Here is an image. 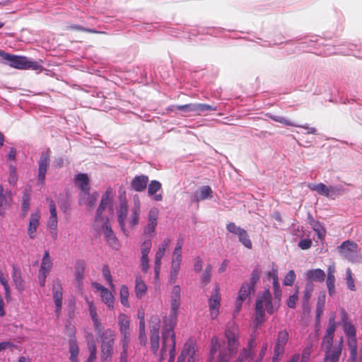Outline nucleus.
I'll return each mask as SVG.
<instances>
[{
	"label": "nucleus",
	"mask_w": 362,
	"mask_h": 362,
	"mask_svg": "<svg viewBox=\"0 0 362 362\" xmlns=\"http://www.w3.org/2000/svg\"><path fill=\"white\" fill-rule=\"evenodd\" d=\"M113 197L114 193L111 187H108L102 195L95 214V221L100 226H108L110 220L113 218Z\"/></svg>",
	"instance_id": "nucleus-1"
},
{
	"label": "nucleus",
	"mask_w": 362,
	"mask_h": 362,
	"mask_svg": "<svg viewBox=\"0 0 362 362\" xmlns=\"http://www.w3.org/2000/svg\"><path fill=\"white\" fill-rule=\"evenodd\" d=\"M128 206L125 199H121L119 209L117 211V221L120 226H125L127 223L132 226L139 224L140 214V202L139 201L134 203V206L131 209V214L127 220Z\"/></svg>",
	"instance_id": "nucleus-2"
},
{
	"label": "nucleus",
	"mask_w": 362,
	"mask_h": 362,
	"mask_svg": "<svg viewBox=\"0 0 362 362\" xmlns=\"http://www.w3.org/2000/svg\"><path fill=\"white\" fill-rule=\"evenodd\" d=\"M0 56L8 62V65L11 67L17 69H33L37 71L42 69V66L38 62L31 61L24 56L10 54L1 50H0Z\"/></svg>",
	"instance_id": "nucleus-3"
},
{
	"label": "nucleus",
	"mask_w": 362,
	"mask_h": 362,
	"mask_svg": "<svg viewBox=\"0 0 362 362\" xmlns=\"http://www.w3.org/2000/svg\"><path fill=\"white\" fill-rule=\"evenodd\" d=\"M115 332L112 329H107L100 335V360L101 362H110L114 354Z\"/></svg>",
	"instance_id": "nucleus-4"
},
{
	"label": "nucleus",
	"mask_w": 362,
	"mask_h": 362,
	"mask_svg": "<svg viewBox=\"0 0 362 362\" xmlns=\"http://www.w3.org/2000/svg\"><path fill=\"white\" fill-rule=\"evenodd\" d=\"M225 337L227 339L228 351L230 357L235 356L239 347V327L234 320L228 322Z\"/></svg>",
	"instance_id": "nucleus-5"
},
{
	"label": "nucleus",
	"mask_w": 362,
	"mask_h": 362,
	"mask_svg": "<svg viewBox=\"0 0 362 362\" xmlns=\"http://www.w3.org/2000/svg\"><path fill=\"white\" fill-rule=\"evenodd\" d=\"M151 320L154 324L150 328L151 351L156 354L159 349L160 319L156 315L152 317Z\"/></svg>",
	"instance_id": "nucleus-6"
},
{
	"label": "nucleus",
	"mask_w": 362,
	"mask_h": 362,
	"mask_svg": "<svg viewBox=\"0 0 362 362\" xmlns=\"http://www.w3.org/2000/svg\"><path fill=\"white\" fill-rule=\"evenodd\" d=\"M174 326L170 327V325L163 323L161 330L162 346L160 349V361L164 359V354L166 353V346L169 340L173 341L176 340Z\"/></svg>",
	"instance_id": "nucleus-7"
},
{
	"label": "nucleus",
	"mask_w": 362,
	"mask_h": 362,
	"mask_svg": "<svg viewBox=\"0 0 362 362\" xmlns=\"http://www.w3.org/2000/svg\"><path fill=\"white\" fill-rule=\"evenodd\" d=\"M256 299L260 300L263 305L264 304V309L269 315L274 314L279 308L277 307V304H275V300L273 301L272 295L269 288H265Z\"/></svg>",
	"instance_id": "nucleus-8"
},
{
	"label": "nucleus",
	"mask_w": 362,
	"mask_h": 362,
	"mask_svg": "<svg viewBox=\"0 0 362 362\" xmlns=\"http://www.w3.org/2000/svg\"><path fill=\"white\" fill-rule=\"evenodd\" d=\"M11 267V279L13 284L18 293L22 294L25 289V281L23 278L21 269L16 264H13Z\"/></svg>",
	"instance_id": "nucleus-9"
},
{
	"label": "nucleus",
	"mask_w": 362,
	"mask_h": 362,
	"mask_svg": "<svg viewBox=\"0 0 362 362\" xmlns=\"http://www.w3.org/2000/svg\"><path fill=\"white\" fill-rule=\"evenodd\" d=\"M92 286L100 293L101 300L107 305L109 309H113L115 305V298L111 291L97 282H92Z\"/></svg>",
	"instance_id": "nucleus-10"
},
{
	"label": "nucleus",
	"mask_w": 362,
	"mask_h": 362,
	"mask_svg": "<svg viewBox=\"0 0 362 362\" xmlns=\"http://www.w3.org/2000/svg\"><path fill=\"white\" fill-rule=\"evenodd\" d=\"M69 350L70 353L69 360L70 362H79L78 354L79 346L76 337V332L71 331L69 333Z\"/></svg>",
	"instance_id": "nucleus-11"
},
{
	"label": "nucleus",
	"mask_w": 362,
	"mask_h": 362,
	"mask_svg": "<svg viewBox=\"0 0 362 362\" xmlns=\"http://www.w3.org/2000/svg\"><path fill=\"white\" fill-rule=\"evenodd\" d=\"M344 333L347 337V345L350 352H357L356 329L354 325H345Z\"/></svg>",
	"instance_id": "nucleus-12"
},
{
	"label": "nucleus",
	"mask_w": 362,
	"mask_h": 362,
	"mask_svg": "<svg viewBox=\"0 0 362 362\" xmlns=\"http://www.w3.org/2000/svg\"><path fill=\"white\" fill-rule=\"evenodd\" d=\"M312 190L316 191L320 195L326 197H331L333 194H335L341 191V187H327L323 183H318L313 185V187H310Z\"/></svg>",
	"instance_id": "nucleus-13"
},
{
	"label": "nucleus",
	"mask_w": 362,
	"mask_h": 362,
	"mask_svg": "<svg viewBox=\"0 0 362 362\" xmlns=\"http://www.w3.org/2000/svg\"><path fill=\"white\" fill-rule=\"evenodd\" d=\"M228 230L237 235L239 241L247 249H252V243L249 238L247 232L243 228H226Z\"/></svg>",
	"instance_id": "nucleus-14"
},
{
	"label": "nucleus",
	"mask_w": 362,
	"mask_h": 362,
	"mask_svg": "<svg viewBox=\"0 0 362 362\" xmlns=\"http://www.w3.org/2000/svg\"><path fill=\"white\" fill-rule=\"evenodd\" d=\"M49 151L48 150L47 151L42 153L40 158L38 168V180L42 183L45 180L47 169L49 164Z\"/></svg>",
	"instance_id": "nucleus-15"
},
{
	"label": "nucleus",
	"mask_w": 362,
	"mask_h": 362,
	"mask_svg": "<svg viewBox=\"0 0 362 362\" xmlns=\"http://www.w3.org/2000/svg\"><path fill=\"white\" fill-rule=\"evenodd\" d=\"M103 229L105 239L107 245L113 250H118L120 248V243L115 235L112 228H101Z\"/></svg>",
	"instance_id": "nucleus-16"
},
{
	"label": "nucleus",
	"mask_w": 362,
	"mask_h": 362,
	"mask_svg": "<svg viewBox=\"0 0 362 362\" xmlns=\"http://www.w3.org/2000/svg\"><path fill=\"white\" fill-rule=\"evenodd\" d=\"M325 272L319 268L308 269L305 272V279L307 282L317 281L323 282L325 279Z\"/></svg>",
	"instance_id": "nucleus-17"
},
{
	"label": "nucleus",
	"mask_w": 362,
	"mask_h": 362,
	"mask_svg": "<svg viewBox=\"0 0 362 362\" xmlns=\"http://www.w3.org/2000/svg\"><path fill=\"white\" fill-rule=\"evenodd\" d=\"M272 280H273V289H274V298L275 299V304H277V307H280L282 292L279 283V278L277 274V269H272Z\"/></svg>",
	"instance_id": "nucleus-18"
},
{
	"label": "nucleus",
	"mask_w": 362,
	"mask_h": 362,
	"mask_svg": "<svg viewBox=\"0 0 362 362\" xmlns=\"http://www.w3.org/2000/svg\"><path fill=\"white\" fill-rule=\"evenodd\" d=\"M213 197V191L211 188L208 186H202L199 187L194 194L192 201L199 202L202 200L211 199Z\"/></svg>",
	"instance_id": "nucleus-19"
},
{
	"label": "nucleus",
	"mask_w": 362,
	"mask_h": 362,
	"mask_svg": "<svg viewBox=\"0 0 362 362\" xmlns=\"http://www.w3.org/2000/svg\"><path fill=\"white\" fill-rule=\"evenodd\" d=\"M221 296L220 293V286L218 283H216L213 288V292L209 298V310H214V308H219L221 305Z\"/></svg>",
	"instance_id": "nucleus-20"
},
{
	"label": "nucleus",
	"mask_w": 362,
	"mask_h": 362,
	"mask_svg": "<svg viewBox=\"0 0 362 362\" xmlns=\"http://www.w3.org/2000/svg\"><path fill=\"white\" fill-rule=\"evenodd\" d=\"M268 116L271 119H272L274 122H277L284 124L287 126L300 127H302V128L306 129L307 132L309 134H317V129L315 127L300 126V125H298V124L293 123V122H291L288 119H286L284 117H281V116H276V115H269Z\"/></svg>",
	"instance_id": "nucleus-21"
},
{
	"label": "nucleus",
	"mask_w": 362,
	"mask_h": 362,
	"mask_svg": "<svg viewBox=\"0 0 362 362\" xmlns=\"http://www.w3.org/2000/svg\"><path fill=\"white\" fill-rule=\"evenodd\" d=\"M148 182V177L147 175H137L132 180L131 187L136 192H142L146 188Z\"/></svg>",
	"instance_id": "nucleus-22"
},
{
	"label": "nucleus",
	"mask_w": 362,
	"mask_h": 362,
	"mask_svg": "<svg viewBox=\"0 0 362 362\" xmlns=\"http://www.w3.org/2000/svg\"><path fill=\"white\" fill-rule=\"evenodd\" d=\"M289 339V334L286 329H282L278 332L274 349L285 351V346L287 344Z\"/></svg>",
	"instance_id": "nucleus-23"
},
{
	"label": "nucleus",
	"mask_w": 362,
	"mask_h": 362,
	"mask_svg": "<svg viewBox=\"0 0 362 362\" xmlns=\"http://www.w3.org/2000/svg\"><path fill=\"white\" fill-rule=\"evenodd\" d=\"M12 201L11 193L4 192V187L0 185V214H4L6 209L10 206Z\"/></svg>",
	"instance_id": "nucleus-24"
},
{
	"label": "nucleus",
	"mask_w": 362,
	"mask_h": 362,
	"mask_svg": "<svg viewBox=\"0 0 362 362\" xmlns=\"http://www.w3.org/2000/svg\"><path fill=\"white\" fill-rule=\"evenodd\" d=\"M99 194L98 192H93L90 194L89 191L88 193L80 194L79 204L86 205L88 207H93L95 206Z\"/></svg>",
	"instance_id": "nucleus-25"
},
{
	"label": "nucleus",
	"mask_w": 362,
	"mask_h": 362,
	"mask_svg": "<svg viewBox=\"0 0 362 362\" xmlns=\"http://www.w3.org/2000/svg\"><path fill=\"white\" fill-rule=\"evenodd\" d=\"M85 262L81 259H78L75 265V280L78 286H83L85 271Z\"/></svg>",
	"instance_id": "nucleus-26"
},
{
	"label": "nucleus",
	"mask_w": 362,
	"mask_h": 362,
	"mask_svg": "<svg viewBox=\"0 0 362 362\" xmlns=\"http://www.w3.org/2000/svg\"><path fill=\"white\" fill-rule=\"evenodd\" d=\"M52 267V262L50 258L49 252L48 250H46L41 260L39 272L41 274L48 275Z\"/></svg>",
	"instance_id": "nucleus-27"
},
{
	"label": "nucleus",
	"mask_w": 362,
	"mask_h": 362,
	"mask_svg": "<svg viewBox=\"0 0 362 362\" xmlns=\"http://www.w3.org/2000/svg\"><path fill=\"white\" fill-rule=\"evenodd\" d=\"M356 243L353 241L345 240L338 247V250L340 254L348 258L350 253L356 250Z\"/></svg>",
	"instance_id": "nucleus-28"
},
{
	"label": "nucleus",
	"mask_w": 362,
	"mask_h": 362,
	"mask_svg": "<svg viewBox=\"0 0 362 362\" xmlns=\"http://www.w3.org/2000/svg\"><path fill=\"white\" fill-rule=\"evenodd\" d=\"M88 310L95 329L100 331L103 329L100 320L97 314L96 308L93 301H88Z\"/></svg>",
	"instance_id": "nucleus-29"
},
{
	"label": "nucleus",
	"mask_w": 362,
	"mask_h": 362,
	"mask_svg": "<svg viewBox=\"0 0 362 362\" xmlns=\"http://www.w3.org/2000/svg\"><path fill=\"white\" fill-rule=\"evenodd\" d=\"M76 180L78 182V187L81 189V193H88L90 191V181L87 174H78Z\"/></svg>",
	"instance_id": "nucleus-30"
},
{
	"label": "nucleus",
	"mask_w": 362,
	"mask_h": 362,
	"mask_svg": "<svg viewBox=\"0 0 362 362\" xmlns=\"http://www.w3.org/2000/svg\"><path fill=\"white\" fill-rule=\"evenodd\" d=\"M254 291L255 288L251 287L247 281H244L238 290L237 298L240 301H245Z\"/></svg>",
	"instance_id": "nucleus-31"
},
{
	"label": "nucleus",
	"mask_w": 362,
	"mask_h": 362,
	"mask_svg": "<svg viewBox=\"0 0 362 362\" xmlns=\"http://www.w3.org/2000/svg\"><path fill=\"white\" fill-rule=\"evenodd\" d=\"M134 290L136 297L138 299L142 298V297L146 294L148 290L146 284L142 280L141 276H136V278Z\"/></svg>",
	"instance_id": "nucleus-32"
},
{
	"label": "nucleus",
	"mask_w": 362,
	"mask_h": 362,
	"mask_svg": "<svg viewBox=\"0 0 362 362\" xmlns=\"http://www.w3.org/2000/svg\"><path fill=\"white\" fill-rule=\"evenodd\" d=\"M52 296L54 303H62L63 288L60 281L58 279L52 286Z\"/></svg>",
	"instance_id": "nucleus-33"
},
{
	"label": "nucleus",
	"mask_w": 362,
	"mask_h": 362,
	"mask_svg": "<svg viewBox=\"0 0 362 362\" xmlns=\"http://www.w3.org/2000/svg\"><path fill=\"white\" fill-rule=\"evenodd\" d=\"M327 287L329 296H333L335 293V276L334 274V269L331 267L328 268L327 276Z\"/></svg>",
	"instance_id": "nucleus-34"
},
{
	"label": "nucleus",
	"mask_w": 362,
	"mask_h": 362,
	"mask_svg": "<svg viewBox=\"0 0 362 362\" xmlns=\"http://www.w3.org/2000/svg\"><path fill=\"white\" fill-rule=\"evenodd\" d=\"M182 239L179 238L177 242V245L173 251V257L172 260V264L180 266V262L182 261Z\"/></svg>",
	"instance_id": "nucleus-35"
},
{
	"label": "nucleus",
	"mask_w": 362,
	"mask_h": 362,
	"mask_svg": "<svg viewBox=\"0 0 362 362\" xmlns=\"http://www.w3.org/2000/svg\"><path fill=\"white\" fill-rule=\"evenodd\" d=\"M179 308L180 307L170 306L169 316L168 318L165 317L163 323L170 325V327H172V326L175 327Z\"/></svg>",
	"instance_id": "nucleus-36"
},
{
	"label": "nucleus",
	"mask_w": 362,
	"mask_h": 362,
	"mask_svg": "<svg viewBox=\"0 0 362 362\" xmlns=\"http://www.w3.org/2000/svg\"><path fill=\"white\" fill-rule=\"evenodd\" d=\"M181 288L179 285H175L172 289L170 296V306H180Z\"/></svg>",
	"instance_id": "nucleus-37"
},
{
	"label": "nucleus",
	"mask_w": 362,
	"mask_h": 362,
	"mask_svg": "<svg viewBox=\"0 0 362 362\" xmlns=\"http://www.w3.org/2000/svg\"><path fill=\"white\" fill-rule=\"evenodd\" d=\"M49 202V213L50 216L47 221V226H56L57 225V216L56 204L52 199H47Z\"/></svg>",
	"instance_id": "nucleus-38"
},
{
	"label": "nucleus",
	"mask_w": 362,
	"mask_h": 362,
	"mask_svg": "<svg viewBox=\"0 0 362 362\" xmlns=\"http://www.w3.org/2000/svg\"><path fill=\"white\" fill-rule=\"evenodd\" d=\"M266 310L259 299H256L255 305L254 318L259 319L265 322L266 320Z\"/></svg>",
	"instance_id": "nucleus-39"
},
{
	"label": "nucleus",
	"mask_w": 362,
	"mask_h": 362,
	"mask_svg": "<svg viewBox=\"0 0 362 362\" xmlns=\"http://www.w3.org/2000/svg\"><path fill=\"white\" fill-rule=\"evenodd\" d=\"M314 285L312 282H307L305 284V289L303 291V309L305 310L308 307V301L311 298L312 292L313 291Z\"/></svg>",
	"instance_id": "nucleus-40"
},
{
	"label": "nucleus",
	"mask_w": 362,
	"mask_h": 362,
	"mask_svg": "<svg viewBox=\"0 0 362 362\" xmlns=\"http://www.w3.org/2000/svg\"><path fill=\"white\" fill-rule=\"evenodd\" d=\"M129 292L127 286L124 284L122 285L119 290V298L121 304L125 308H129L130 306L129 303Z\"/></svg>",
	"instance_id": "nucleus-41"
},
{
	"label": "nucleus",
	"mask_w": 362,
	"mask_h": 362,
	"mask_svg": "<svg viewBox=\"0 0 362 362\" xmlns=\"http://www.w3.org/2000/svg\"><path fill=\"white\" fill-rule=\"evenodd\" d=\"M118 325L119 330H129L130 329V319L129 317L124 314L120 313L118 315Z\"/></svg>",
	"instance_id": "nucleus-42"
},
{
	"label": "nucleus",
	"mask_w": 362,
	"mask_h": 362,
	"mask_svg": "<svg viewBox=\"0 0 362 362\" xmlns=\"http://www.w3.org/2000/svg\"><path fill=\"white\" fill-rule=\"evenodd\" d=\"M334 337L324 335L322 339V346H325V354L332 353Z\"/></svg>",
	"instance_id": "nucleus-43"
},
{
	"label": "nucleus",
	"mask_w": 362,
	"mask_h": 362,
	"mask_svg": "<svg viewBox=\"0 0 362 362\" xmlns=\"http://www.w3.org/2000/svg\"><path fill=\"white\" fill-rule=\"evenodd\" d=\"M261 270L258 266H256L250 274L249 285L255 288V285L258 283L260 279Z\"/></svg>",
	"instance_id": "nucleus-44"
},
{
	"label": "nucleus",
	"mask_w": 362,
	"mask_h": 362,
	"mask_svg": "<svg viewBox=\"0 0 362 362\" xmlns=\"http://www.w3.org/2000/svg\"><path fill=\"white\" fill-rule=\"evenodd\" d=\"M196 115H200L206 111H216L217 107L203 103H195Z\"/></svg>",
	"instance_id": "nucleus-45"
},
{
	"label": "nucleus",
	"mask_w": 362,
	"mask_h": 362,
	"mask_svg": "<svg viewBox=\"0 0 362 362\" xmlns=\"http://www.w3.org/2000/svg\"><path fill=\"white\" fill-rule=\"evenodd\" d=\"M181 353H183V355L187 358L194 356L196 350H195V344L194 343H185L184 344L183 349L181 351Z\"/></svg>",
	"instance_id": "nucleus-46"
},
{
	"label": "nucleus",
	"mask_w": 362,
	"mask_h": 362,
	"mask_svg": "<svg viewBox=\"0 0 362 362\" xmlns=\"http://www.w3.org/2000/svg\"><path fill=\"white\" fill-rule=\"evenodd\" d=\"M102 274L104 279L106 280L109 286L112 288H114V284L112 282V276L110 270V268L107 264H104L102 268Z\"/></svg>",
	"instance_id": "nucleus-47"
},
{
	"label": "nucleus",
	"mask_w": 362,
	"mask_h": 362,
	"mask_svg": "<svg viewBox=\"0 0 362 362\" xmlns=\"http://www.w3.org/2000/svg\"><path fill=\"white\" fill-rule=\"evenodd\" d=\"M296 279V275L294 270H289L284 276L283 284L286 286H291Z\"/></svg>",
	"instance_id": "nucleus-48"
},
{
	"label": "nucleus",
	"mask_w": 362,
	"mask_h": 362,
	"mask_svg": "<svg viewBox=\"0 0 362 362\" xmlns=\"http://www.w3.org/2000/svg\"><path fill=\"white\" fill-rule=\"evenodd\" d=\"M159 211L158 209L153 208L148 212V226H156L157 225V219Z\"/></svg>",
	"instance_id": "nucleus-49"
},
{
	"label": "nucleus",
	"mask_w": 362,
	"mask_h": 362,
	"mask_svg": "<svg viewBox=\"0 0 362 362\" xmlns=\"http://www.w3.org/2000/svg\"><path fill=\"white\" fill-rule=\"evenodd\" d=\"M161 184L158 180H152L148 185V194L149 196L154 195L161 189Z\"/></svg>",
	"instance_id": "nucleus-50"
},
{
	"label": "nucleus",
	"mask_w": 362,
	"mask_h": 362,
	"mask_svg": "<svg viewBox=\"0 0 362 362\" xmlns=\"http://www.w3.org/2000/svg\"><path fill=\"white\" fill-rule=\"evenodd\" d=\"M298 300V289L296 288L295 292L290 295L287 301L286 305L289 308H295L296 306V302Z\"/></svg>",
	"instance_id": "nucleus-51"
},
{
	"label": "nucleus",
	"mask_w": 362,
	"mask_h": 362,
	"mask_svg": "<svg viewBox=\"0 0 362 362\" xmlns=\"http://www.w3.org/2000/svg\"><path fill=\"white\" fill-rule=\"evenodd\" d=\"M179 270H180V266L171 264L170 278H169V281H168L170 284H173L175 283L177 278Z\"/></svg>",
	"instance_id": "nucleus-52"
},
{
	"label": "nucleus",
	"mask_w": 362,
	"mask_h": 362,
	"mask_svg": "<svg viewBox=\"0 0 362 362\" xmlns=\"http://www.w3.org/2000/svg\"><path fill=\"white\" fill-rule=\"evenodd\" d=\"M151 240H144L141 246V256H148V254L150 252L151 248Z\"/></svg>",
	"instance_id": "nucleus-53"
},
{
	"label": "nucleus",
	"mask_w": 362,
	"mask_h": 362,
	"mask_svg": "<svg viewBox=\"0 0 362 362\" xmlns=\"http://www.w3.org/2000/svg\"><path fill=\"white\" fill-rule=\"evenodd\" d=\"M176 109L184 112H194L196 115L195 103L176 106Z\"/></svg>",
	"instance_id": "nucleus-54"
},
{
	"label": "nucleus",
	"mask_w": 362,
	"mask_h": 362,
	"mask_svg": "<svg viewBox=\"0 0 362 362\" xmlns=\"http://www.w3.org/2000/svg\"><path fill=\"white\" fill-rule=\"evenodd\" d=\"M346 284H347L349 289H350L352 291H356L354 279L352 277L351 271L349 268H348L346 269Z\"/></svg>",
	"instance_id": "nucleus-55"
},
{
	"label": "nucleus",
	"mask_w": 362,
	"mask_h": 362,
	"mask_svg": "<svg viewBox=\"0 0 362 362\" xmlns=\"http://www.w3.org/2000/svg\"><path fill=\"white\" fill-rule=\"evenodd\" d=\"M22 210L26 213L30 206V194L25 192L22 196Z\"/></svg>",
	"instance_id": "nucleus-56"
},
{
	"label": "nucleus",
	"mask_w": 362,
	"mask_h": 362,
	"mask_svg": "<svg viewBox=\"0 0 362 362\" xmlns=\"http://www.w3.org/2000/svg\"><path fill=\"white\" fill-rule=\"evenodd\" d=\"M1 284L2 285V286L4 287V297H5V299L7 302H10L12 299V297H11V288H10V286H9V284H8V281H6L3 283H1Z\"/></svg>",
	"instance_id": "nucleus-57"
},
{
	"label": "nucleus",
	"mask_w": 362,
	"mask_h": 362,
	"mask_svg": "<svg viewBox=\"0 0 362 362\" xmlns=\"http://www.w3.org/2000/svg\"><path fill=\"white\" fill-rule=\"evenodd\" d=\"M301 250H308L312 246V240L310 238H302L298 243Z\"/></svg>",
	"instance_id": "nucleus-58"
},
{
	"label": "nucleus",
	"mask_w": 362,
	"mask_h": 362,
	"mask_svg": "<svg viewBox=\"0 0 362 362\" xmlns=\"http://www.w3.org/2000/svg\"><path fill=\"white\" fill-rule=\"evenodd\" d=\"M66 29L67 30H75V31H82V32H88V33H97L98 32L95 30H92V29H86V28H84L80 25H69L66 27Z\"/></svg>",
	"instance_id": "nucleus-59"
},
{
	"label": "nucleus",
	"mask_w": 362,
	"mask_h": 362,
	"mask_svg": "<svg viewBox=\"0 0 362 362\" xmlns=\"http://www.w3.org/2000/svg\"><path fill=\"white\" fill-rule=\"evenodd\" d=\"M268 349L267 342L263 343L261 349L259 350L257 358L255 360L254 362H262L263 358L266 354L267 350Z\"/></svg>",
	"instance_id": "nucleus-60"
},
{
	"label": "nucleus",
	"mask_w": 362,
	"mask_h": 362,
	"mask_svg": "<svg viewBox=\"0 0 362 362\" xmlns=\"http://www.w3.org/2000/svg\"><path fill=\"white\" fill-rule=\"evenodd\" d=\"M344 346V339L343 337H340L338 341L335 344L332 349V353H335L337 354L341 355Z\"/></svg>",
	"instance_id": "nucleus-61"
},
{
	"label": "nucleus",
	"mask_w": 362,
	"mask_h": 362,
	"mask_svg": "<svg viewBox=\"0 0 362 362\" xmlns=\"http://www.w3.org/2000/svg\"><path fill=\"white\" fill-rule=\"evenodd\" d=\"M40 218V214L38 211L31 214L29 226H37Z\"/></svg>",
	"instance_id": "nucleus-62"
},
{
	"label": "nucleus",
	"mask_w": 362,
	"mask_h": 362,
	"mask_svg": "<svg viewBox=\"0 0 362 362\" xmlns=\"http://www.w3.org/2000/svg\"><path fill=\"white\" fill-rule=\"evenodd\" d=\"M340 356H341V355L335 354V353H330L329 354H325L324 361H329L330 362H339Z\"/></svg>",
	"instance_id": "nucleus-63"
},
{
	"label": "nucleus",
	"mask_w": 362,
	"mask_h": 362,
	"mask_svg": "<svg viewBox=\"0 0 362 362\" xmlns=\"http://www.w3.org/2000/svg\"><path fill=\"white\" fill-rule=\"evenodd\" d=\"M97 356V349L95 344L90 347V354L85 362H93Z\"/></svg>",
	"instance_id": "nucleus-64"
}]
</instances>
